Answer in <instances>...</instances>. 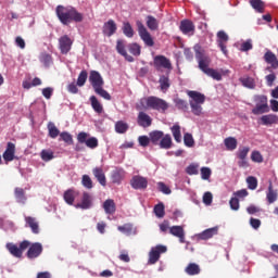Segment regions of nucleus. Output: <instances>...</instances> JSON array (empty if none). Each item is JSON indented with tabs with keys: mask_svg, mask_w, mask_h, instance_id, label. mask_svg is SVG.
I'll use <instances>...</instances> for the list:
<instances>
[{
	"mask_svg": "<svg viewBox=\"0 0 278 278\" xmlns=\"http://www.w3.org/2000/svg\"><path fill=\"white\" fill-rule=\"evenodd\" d=\"M184 143L186 147H189V148L194 147V138L192 137V134L186 132L184 135Z\"/></svg>",
	"mask_w": 278,
	"mask_h": 278,
	"instance_id": "nucleus-55",
	"label": "nucleus"
},
{
	"mask_svg": "<svg viewBox=\"0 0 278 278\" xmlns=\"http://www.w3.org/2000/svg\"><path fill=\"white\" fill-rule=\"evenodd\" d=\"M116 51L119 55H123L127 62H134V56L127 53V41L123 39H117L116 41Z\"/></svg>",
	"mask_w": 278,
	"mask_h": 278,
	"instance_id": "nucleus-12",
	"label": "nucleus"
},
{
	"mask_svg": "<svg viewBox=\"0 0 278 278\" xmlns=\"http://www.w3.org/2000/svg\"><path fill=\"white\" fill-rule=\"evenodd\" d=\"M48 130L50 138L55 139L60 135V129H58V127L53 123H50L48 125Z\"/></svg>",
	"mask_w": 278,
	"mask_h": 278,
	"instance_id": "nucleus-53",
	"label": "nucleus"
},
{
	"mask_svg": "<svg viewBox=\"0 0 278 278\" xmlns=\"http://www.w3.org/2000/svg\"><path fill=\"white\" fill-rule=\"evenodd\" d=\"M157 188L160 192H163V194H170V192H173L170 188L164 182H157Z\"/></svg>",
	"mask_w": 278,
	"mask_h": 278,
	"instance_id": "nucleus-64",
	"label": "nucleus"
},
{
	"mask_svg": "<svg viewBox=\"0 0 278 278\" xmlns=\"http://www.w3.org/2000/svg\"><path fill=\"white\" fill-rule=\"evenodd\" d=\"M188 97L191 98L189 103H205V94L199 92V91H188Z\"/></svg>",
	"mask_w": 278,
	"mask_h": 278,
	"instance_id": "nucleus-23",
	"label": "nucleus"
},
{
	"mask_svg": "<svg viewBox=\"0 0 278 278\" xmlns=\"http://www.w3.org/2000/svg\"><path fill=\"white\" fill-rule=\"evenodd\" d=\"M204 74L208 77H212V79H215L216 81H220V79H223V74L211 67L207 71H205Z\"/></svg>",
	"mask_w": 278,
	"mask_h": 278,
	"instance_id": "nucleus-45",
	"label": "nucleus"
},
{
	"mask_svg": "<svg viewBox=\"0 0 278 278\" xmlns=\"http://www.w3.org/2000/svg\"><path fill=\"white\" fill-rule=\"evenodd\" d=\"M173 147V138L170 135H163L161 141H160V148L161 149H170Z\"/></svg>",
	"mask_w": 278,
	"mask_h": 278,
	"instance_id": "nucleus-39",
	"label": "nucleus"
},
{
	"mask_svg": "<svg viewBox=\"0 0 278 278\" xmlns=\"http://www.w3.org/2000/svg\"><path fill=\"white\" fill-rule=\"evenodd\" d=\"M267 201L268 203H275L277 201V191L273 189V184H269L268 191H267Z\"/></svg>",
	"mask_w": 278,
	"mask_h": 278,
	"instance_id": "nucleus-46",
	"label": "nucleus"
},
{
	"mask_svg": "<svg viewBox=\"0 0 278 278\" xmlns=\"http://www.w3.org/2000/svg\"><path fill=\"white\" fill-rule=\"evenodd\" d=\"M227 42H229V35H227L225 30H219L217 33V45L224 55H227V53H229V51L227 50Z\"/></svg>",
	"mask_w": 278,
	"mask_h": 278,
	"instance_id": "nucleus-10",
	"label": "nucleus"
},
{
	"mask_svg": "<svg viewBox=\"0 0 278 278\" xmlns=\"http://www.w3.org/2000/svg\"><path fill=\"white\" fill-rule=\"evenodd\" d=\"M153 212H154L156 218H164V216L166 215L164 203L156 204L154 206Z\"/></svg>",
	"mask_w": 278,
	"mask_h": 278,
	"instance_id": "nucleus-48",
	"label": "nucleus"
},
{
	"mask_svg": "<svg viewBox=\"0 0 278 278\" xmlns=\"http://www.w3.org/2000/svg\"><path fill=\"white\" fill-rule=\"evenodd\" d=\"M86 81H88V72L86 70H83L77 78L76 86H79V88L86 86Z\"/></svg>",
	"mask_w": 278,
	"mask_h": 278,
	"instance_id": "nucleus-43",
	"label": "nucleus"
},
{
	"mask_svg": "<svg viewBox=\"0 0 278 278\" xmlns=\"http://www.w3.org/2000/svg\"><path fill=\"white\" fill-rule=\"evenodd\" d=\"M125 178V170L123 169H115L112 173L111 179L113 184H121Z\"/></svg>",
	"mask_w": 278,
	"mask_h": 278,
	"instance_id": "nucleus-33",
	"label": "nucleus"
},
{
	"mask_svg": "<svg viewBox=\"0 0 278 278\" xmlns=\"http://www.w3.org/2000/svg\"><path fill=\"white\" fill-rule=\"evenodd\" d=\"M136 108L139 112H142L143 110H155L156 112H161V114H166V110H168L170 105L164 99L150 96L148 98H141Z\"/></svg>",
	"mask_w": 278,
	"mask_h": 278,
	"instance_id": "nucleus-1",
	"label": "nucleus"
},
{
	"mask_svg": "<svg viewBox=\"0 0 278 278\" xmlns=\"http://www.w3.org/2000/svg\"><path fill=\"white\" fill-rule=\"evenodd\" d=\"M187 175H199V165L190 164L186 168Z\"/></svg>",
	"mask_w": 278,
	"mask_h": 278,
	"instance_id": "nucleus-61",
	"label": "nucleus"
},
{
	"mask_svg": "<svg viewBox=\"0 0 278 278\" xmlns=\"http://www.w3.org/2000/svg\"><path fill=\"white\" fill-rule=\"evenodd\" d=\"M195 59L198 60L200 71H203L204 73L210 71V64L212 62V59H210L201 51L195 52Z\"/></svg>",
	"mask_w": 278,
	"mask_h": 278,
	"instance_id": "nucleus-8",
	"label": "nucleus"
},
{
	"mask_svg": "<svg viewBox=\"0 0 278 278\" xmlns=\"http://www.w3.org/2000/svg\"><path fill=\"white\" fill-rule=\"evenodd\" d=\"M189 105L191 108V112L192 114H194V116H201V114H203V103H197V102H189Z\"/></svg>",
	"mask_w": 278,
	"mask_h": 278,
	"instance_id": "nucleus-40",
	"label": "nucleus"
},
{
	"mask_svg": "<svg viewBox=\"0 0 278 278\" xmlns=\"http://www.w3.org/2000/svg\"><path fill=\"white\" fill-rule=\"evenodd\" d=\"M89 81L94 89L103 87V77H101V74L97 71H91L89 75Z\"/></svg>",
	"mask_w": 278,
	"mask_h": 278,
	"instance_id": "nucleus-13",
	"label": "nucleus"
},
{
	"mask_svg": "<svg viewBox=\"0 0 278 278\" xmlns=\"http://www.w3.org/2000/svg\"><path fill=\"white\" fill-rule=\"evenodd\" d=\"M8 251L13 255V257H23V252H21V248H17L14 243L7 244Z\"/></svg>",
	"mask_w": 278,
	"mask_h": 278,
	"instance_id": "nucleus-38",
	"label": "nucleus"
},
{
	"mask_svg": "<svg viewBox=\"0 0 278 278\" xmlns=\"http://www.w3.org/2000/svg\"><path fill=\"white\" fill-rule=\"evenodd\" d=\"M59 49L62 55H66L73 49V39L68 35L61 36L59 38Z\"/></svg>",
	"mask_w": 278,
	"mask_h": 278,
	"instance_id": "nucleus-6",
	"label": "nucleus"
},
{
	"mask_svg": "<svg viewBox=\"0 0 278 278\" xmlns=\"http://www.w3.org/2000/svg\"><path fill=\"white\" fill-rule=\"evenodd\" d=\"M118 27L116 26V22L114 20H109L104 23L102 27V34L104 36H108V38H111V36H114L116 34V30Z\"/></svg>",
	"mask_w": 278,
	"mask_h": 278,
	"instance_id": "nucleus-14",
	"label": "nucleus"
},
{
	"mask_svg": "<svg viewBox=\"0 0 278 278\" xmlns=\"http://www.w3.org/2000/svg\"><path fill=\"white\" fill-rule=\"evenodd\" d=\"M103 210L105 212V214H115L116 213V202H114V200L112 199H108L104 201L103 203Z\"/></svg>",
	"mask_w": 278,
	"mask_h": 278,
	"instance_id": "nucleus-28",
	"label": "nucleus"
},
{
	"mask_svg": "<svg viewBox=\"0 0 278 278\" xmlns=\"http://www.w3.org/2000/svg\"><path fill=\"white\" fill-rule=\"evenodd\" d=\"M224 144L228 151H236L238 149V139L228 137L224 140Z\"/></svg>",
	"mask_w": 278,
	"mask_h": 278,
	"instance_id": "nucleus-32",
	"label": "nucleus"
},
{
	"mask_svg": "<svg viewBox=\"0 0 278 278\" xmlns=\"http://www.w3.org/2000/svg\"><path fill=\"white\" fill-rule=\"evenodd\" d=\"M185 273L191 277H194V275L201 274V267L197 263H189L185 268Z\"/></svg>",
	"mask_w": 278,
	"mask_h": 278,
	"instance_id": "nucleus-29",
	"label": "nucleus"
},
{
	"mask_svg": "<svg viewBox=\"0 0 278 278\" xmlns=\"http://www.w3.org/2000/svg\"><path fill=\"white\" fill-rule=\"evenodd\" d=\"M167 251H168V248L162 244L151 248L149 252L148 264H157V262H160L161 255L166 253Z\"/></svg>",
	"mask_w": 278,
	"mask_h": 278,
	"instance_id": "nucleus-4",
	"label": "nucleus"
},
{
	"mask_svg": "<svg viewBox=\"0 0 278 278\" xmlns=\"http://www.w3.org/2000/svg\"><path fill=\"white\" fill-rule=\"evenodd\" d=\"M214 236H218V226L213 228L205 229L204 231L198 235L199 240H210V238H214Z\"/></svg>",
	"mask_w": 278,
	"mask_h": 278,
	"instance_id": "nucleus-20",
	"label": "nucleus"
},
{
	"mask_svg": "<svg viewBox=\"0 0 278 278\" xmlns=\"http://www.w3.org/2000/svg\"><path fill=\"white\" fill-rule=\"evenodd\" d=\"M137 123L139 125V127H151V125L153 124V118H151V116L144 112H139L138 117H137Z\"/></svg>",
	"mask_w": 278,
	"mask_h": 278,
	"instance_id": "nucleus-18",
	"label": "nucleus"
},
{
	"mask_svg": "<svg viewBox=\"0 0 278 278\" xmlns=\"http://www.w3.org/2000/svg\"><path fill=\"white\" fill-rule=\"evenodd\" d=\"M79 192L75 191L74 189H68L64 192L63 199L67 205H73L75 203V198H77Z\"/></svg>",
	"mask_w": 278,
	"mask_h": 278,
	"instance_id": "nucleus-24",
	"label": "nucleus"
},
{
	"mask_svg": "<svg viewBox=\"0 0 278 278\" xmlns=\"http://www.w3.org/2000/svg\"><path fill=\"white\" fill-rule=\"evenodd\" d=\"M15 154H16V144H14L13 142H8L7 149L2 154L4 162H7V164L8 162H13Z\"/></svg>",
	"mask_w": 278,
	"mask_h": 278,
	"instance_id": "nucleus-16",
	"label": "nucleus"
},
{
	"mask_svg": "<svg viewBox=\"0 0 278 278\" xmlns=\"http://www.w3.org/2000/svg\"><path fill=\"white\" fill-rule=\"evenodd\" d=\"M25 223L31 229L33 233H40V226L38 225L36 217L26 216Z\"/></svg>",
	"mask_w": 278,
	"mask_h": 278,
	"instance_id": "nucleus-26",
	"label": "nucleus"
},
{
	"mask_svg": "<svg viewBox=\"0 0 278 278\" xmlns=\"http://www.w3.org/2000/svg\"><path fill=\"white\" fill-rule=\"evenodd\" d=\"M129 129V125L123 121H119L115 124V131L117 134H125Z\"/></svg>",
	"mask_w": 278,
	"mask_h": 278,
	"instance_id": "nucleus-51",
	"label": "nucleus"
},
{
	"mask_svg": "<svg viewBox=\"0 0 278 278\" xmlns=\"http://www.w3.org/2000/svg\"><path fill=\"white\" fill-rule=\"evenodd\" d=\"M96 94H99V97H102V99H105V101H112V96L108 90L103 89V87H98L93 89Z\"/></svg>",
	"mask_w": 278,
	"mask_h": 278,
	"instance_id": "nucleus-49",
	"label": "nucleus"
},
{
	"mask_svg": "<svg viewBox=\"0 0 278 278\" xmlns=\"http://www.w3.org/2000/svg\"><path fill=\"white\" fill-rule=\"evenodd\" d=\"M56 16L62 25H70V23H81L84 14L73 7L58 5L55 9Z\"/></svg>",
	"mask_w": 278,
	"mask_h": 278,
	"instance_id": "nucleus-2",
	"label": "nucleus"
},
{
	"mask_svg": "<svg viewBox=\"0 0 278 278\" xmlns=\"http://www.w3.org/2000/svg\"><path fill=\"white\" fill-rule=\"evenodd\" d=\"M252 162H256V164H262L264 162V156H262V153L260 151H253L251 154Z\"/></svg>",
	"mask_w": 278,
	"mask_h": 278,
	"instance_id": "nucleus-58",
	"label": "nucleus"
},
{
	"mask_svg": "<svg viewBox=\"0 0 278 278\" xmlns=\"http://www.w3.org/2000/svg\"><path fill=\"white\" fill-rule=\"evenodd\" d=\"M122 29L126 38H134V27H131V24L129 22H124Z\"/></svg>",
	"mask_w": 278,
	"mask_h": 278,
	"instance_id": "nucleus-42",
	"label": "nucleus"
},
{
	"mask_svg": "<svg viewBox=\"0 0 278 278\" xmlns=\"http://www.w3.org/2000/svg\"><path fill=\"white\" fill-rule=\"evenodd\" d=\"M128 50H129V53H131V55H135L136 58H138L141 53V48H140V45L138 43H129Z\"/></svg>",
	"mask_w": 278,
	"mask_h": 278,
	"instance_id": "nucleus-52",
	"label": "nucleus"
},
{
	"mask_svg": "<svg viewBox=\"0 0 278 278\" xmlns=\"http://www.w3.org/2000/svg\"><path fill=\"white\" fill-rule=\"evenodd\" d=\"M247 184H248L249 190H256L257 189V178H255L254 176H249L247 178Z\"/></svg>",
	"mask_w": 278,
	"mask_h": 278,
	"instance_id": "nucleus-57",
	"label": "nucleus"
},
{
	"mask_svg": "<svg viewBox=\"0 0 278 278\" xmlns=\"http://www.w3.org/2000/svg\"><path fill=\"white\" fill-rule=\"evenodd\" d=\"M264 60L267 64H270L271 68H278V59L273 51H267L264 54Z\"/></svg>",
	"mask_w": 278,
	"mask_h": 278,
	"instance_id": "nucleus-25",
	"label": "nucleus"
},
{
	"mask_svg": "<svg viewBox=\"0 0 278 278\" xmlns=\"http://www.w3.org/2000/svg\"><path fill=\"white\" fill-rule=\"evenodd\" d=\"M250 5L258 12V14H264V10H266V3L262 0H250Z\"/></svg>",
	"mask_w": 278,
	"mask_h": 278,
	"instance_id": "nucleus-30",
	"label": "nucleus"
},
{
	"mask_svg": "<svg viewBox=\"0 0 278 278\" xmlns=\"http://www.w3.org/2000/svg\"><path fill=\"white\" fill-rule=\"evenodd\" d=\"M169 233L175 238H178L181 244L186 242V230H184V226H172L169 228Z\"/></svg>",
	"mask_w": 278,
	"mask_h": 278,
	"instance_id": "nucleus-17",
	"label": "nucleus"
},
{
	"mask_svg": "<svg viewBox=\"0 0 278 278\" xmlns=\"http://www.w3.org/2000/svg\"><path fill=\"white\" fill-rule=\"evenodd\" d=\"M159 84L161 86V90L163 92H166V90H168V88H170V79H168L167 76H161L159 79Z\"/></svg>",
	"mask_w": 278,
	"mask_h": 278,
	"instance_id": "nucleus-47",
	"label": "nucleus"
},
{
	"mask_svg": "<svg viewBox=\"0 0 278 278\" xmlns=\"http://www.w3.org/2000/svg\"><path fill=\"white\" fill-rule=\"evenodd\" d=\"M117 229L118 231H121V233H124L125 236H131V233H136V231H134L132 224H124L123 226H118Z\"/></svg>",
	"mask_w": 278,
	"mask_h": 278,
	"instance_id": "nucleus-41",
	"label": "nucleus"
},
{
	"mask_svg": "<svg viewBox=\"0 0 278 278\" xmlns=\"http://www.w3.org/2000/svg\"><path fill=\"white\" fill-rule=\"evenodd\" d=\"M154 66L156 71H160V68H166L167 71L173 70V64L170 63V60H168L164 55H156L154 58Z\"/></svg>",
	"mask_w": 278,
	"mask_h": 278,
	"instance_id": "nucleus-11",
	"label": "nucleus"
},
{
	"mask_svg": "<svg viewBox=\"0 0 278 278\" xmlns=\"http://www.w3.org/2000/svg\"><path fill=\"white\" fill-rule=\"evenodd\" d=\"M170 131L174 136V140L176 142H181V126H179L178 124H175L172 128Z\"/></svg>",
	"mask_w": 278,
	"mask_h": 278,
	"instance_id": "nucleus-44",
	"label": "nucleus"
},
{
	"mask_svg": "<svg viewBox=\"0 0 278 278\" xmlns=\"http://www.w3.org/2000/svg\"><path fill=\"white\" fill-rule=\"evenodd\" d=\"M81 184L84 188H87V190H92L93 188L92 178H90V176L88 175H83Z\"/></svg>",
	"mask_w": 278,
	"mask_h": 278,
	"instance_id": "nucleus-56",
	"label": "nucleus"
},
{
	"mask_svg": "<svg viewBox=\"0 0 278 278\" xmlns=\"http://www.w3.org/2000/svg\"><path fill=\"white\" fill-rule=\"evenodd\" d=\"M175 104L178 110H188V102H186V100L176 99Z\"/></svg>",
	"mask_w": 278,
	"mask_h": 278,
	"instance_id": "nucleus-62",
	"label": "nucleus"
},
{
	"mask_svg": "<svg viewBox=\"0 0 278 278\" xmlns=\"http://www.w3.org/2000/svg\"><path fill=\"white\" fill-rule=\"evenodd\" d=\"M249 151H251V148L249 147L240 148L237 152V157L239 160H247V156L249 155Z\"/></svg>",
	"mask_w": 278,
	"mask_h": 278,
	"instance_id": "nucleus-54",
	"label": "nucleus"
},
{
	"mask_svg": "<svg viewBox=\"0 0 278 278\" xmlns=\"http://www.w3.org/2000/svg\"><path fill=\"white\" fill-rule=\"evenodd\" d=\"M42 162H51L55 157V153L51 149H43L40 152Z\"/></svg>",
	"mask_w": 278,
	"mask_h": 278,
	"instance_id": "nucleus-36",
	"label": "nucleus"
},
{
	"mask_svg": "<svg viewBox=\"0 0 278 278\" xmlns=\"http://www.w3.org/2000/svg\"><path fill=\"white\" fill-rule=\"evenodd\" d=\"M14 194L17 203H22V205H25V202L27 201V197H25V190L17 187L15 188Z\"/></svg>",
	"mask_w": 278,
	"mask_h": 278,
	"instance_id": "nucleus-37",
	"label": "nucleus"
},
{
	"mask_svg": "<svg viewBox=\"0 0 278 278\" xmlns=\"http://www.w3.org/2000/svg\"><path fill=\"white\" fill-rule=\"evenodd\" d=\"M130 186L134 190H147L149 180L143 176L137 175L131 178Z\"/></svg>",
	"mask_w": 278,
	"mask_h": 278,
	"instance_id": "nucleus-7",
	"label": "nucleus"
},
{
	"mask_svg": "<svg viewBox=\"0 0 278 278\" xmlns=\"http://www.w3.org/2000/svg\"><path fill=\"white\" fill-rule=\"evenodd\" d=\"M212 177V169L210 167H202L201 168V178L204 180L210 179Z\"/></svg>",
	"mask_w": 278,
	"mask_h": 278,
	"instance_id": "nucleus-63",
	"label": "nucleus"
},
{
	"mask_svg": "<svg viewBox=\"0 0 278 278\" xmlns=\"http://www.w3.org/2000/svg\"><path fill=\"white\" fill-rule=\"evenodd\" d=\"M261 123H262V125H265V126L277 125L278 116L275 114L263 115L261 117Z\"/></svg>",
	"mask_w": 278,
	"mask_h": 278,
	"instance_id": "nucleus-27",
	"label": "nucleus"
},
{
	"mask_svg": "<svg viewBox=\"0 0 278 278\" xmlns=\"http://www.w3.org/2000/svg\"><path fill=\"white\" fill-rule=\"evenodd\" d=\"M42 251H43L42 243L40 242L30 243V247L28 248L26 256L28 257V260H36L37 257H40V255H42Z\"/></svg>",
	"mask_w": 278,
	"mask_h": 278,
	"instance_id": "nucleus-9",
	"label": "nucleus"
},
{
	"mask_svg": "<svg viewBox=\"0 0 278 278\" xmlns=\"http://www.w3.org/2000/svg\"><path fill=\"white\" fill-rule=\"evenodd\" d=\"M270 112V106L265 104H256L254 109H252V114L255 116H260L261 114H266Z\"/></svg>",
	"mask_w": 278,
	"mask_h": 278,
	"instance_id": "nucleus-35",
	"label": "nucleus"
},
{
	"mask_svg": "<svg viewBox=\"0 0 278 278\" xmlns=\"http://www.w3.org/2000/svg\"><path fill=\"white\" fill-rule=\"evenodd\" d=\"M146 25L150 31H157L160 29V21L153 15L146 16Z\"/></svg>",
	"mask_w": 278,
	"mask_h": 278,
	"instance_id": "nucleus-21",
	"label": "nucleus"
},
{
	"mask_svg": "<svg viewBox=\"0 0 278 278\" xmlns=\"http://www.w3.org/2000/svg\"><path fill=\"white\" fill-rule=\"evenodd\" d=\"M136 26L138 28V34L141 40L144 42V45L147 47H153L155 45V41H153V37H151V33H149L144 24H142L141 21H137Z\"/></svg>",
	"mask_w": 278,
	"mask_h": 278,
	"instance_id": "nucleus-3",
	"label": "nucleus"
},
{
	"mask_svg": "<svg viewBox=\"0 0 278 278\" xmlns=\"http://www.w3.org/2000/svg\"><path fill=\"white\" fill-rule=\"evenodd\" d=\"M76 207H80V210H90L92 207V194L84 192L81 201Z\"/></svg>",
	"mask_w": 278,
	"mask_h": 278,
	"instance_id": "nucleus-19",
	"label": "nucleus"
},
{
	"mask_svg": "<svg viewBox=\"0 0 278 278\" xmlns=\"http://www.w3.org/2000/svg\"><path fill=\"white\" fill-rule=\"evenodd\" d=\"M60 138L63 142H66V144H73V136L67 131L61 132Z\"/></svg>",
	"mask_w": 278,
	"mask_h": 278,
	"instance_id": "nucleus-59",
	"label": "nucleus"
},
{
	"mask_svg": "<svg viewBox=\"0 0 278 278\" xmlns=\"http://www.w3.org/2000/svg\"><path fill=\"white\" fill-rule=\"evenodd\" d=\"M93 177L101 184L103 187L108 186V179L105 178V173H103V168L94 167L92 169Z\"/></svg>",
	"mask_w": 278,
	"mask_h": 278,
	"instance_id": "nucleus-22",
	"label": "nucleus"
},
{
	"mask_svg": "<svg viewBox=\"0 0 278 278\" xmlns=\"http://www.w3.org/2000/svg\"><path fill=\"white\" fill-rule=\"evenodd\" d=\"M89 136L88 132L81 131L77 135V141L79 144H86L88 149H97L99 147V139L96 137L88 138Z\"/></svg>",
	"mask_w": 278,
	"mask_h": 278,
	"instance_id": "nucleus-5",
	"label": "nucleus"
},
{
	"mask_svg": "<svg viewBox=\"0 0 278 278\" xmlns=\"http://www.w3.org/2000/svg\"><path fill=\"white\" fill-rule=\"evenodd\" d=\"M180 31H182L186 36H194V23H192V21L190 20H182L180 22V26H179Z\"/></svg>",
	"mask_w": 278,
	"mask_h": 278,
	"instance_id": "nucleus-15",
	"label": "nucleus"
},
{
	"mask_svg": "<svg viewBox=\"0 0 278 278\" xmlns=\"http://www.w3.org/2000/svg\"><path fill=\"white\" fill-rule=\"evenodd\" d=\"M240 81L242 86H244V88H250V90H253V88H255V79L251 77L240 78Z\"/></svg>",
	"mask_w": 278,
	"mask_h": 278,
	"instance_id": "nucleus-50",
	"label": "nucleus"
},
{
	"mask_svg": "<svg viewBox=\"0 0 278 278\" xmlns=\"http://www.w3.org/2000/svg\"><path fill=\"white\" fill-rule=\"evenodd\" d=\"M254 101L256 105H268V97L266 96H255Z\"/></svg>",
	"mask_w": 278,
	"mask_h": 278,
	"instance_id": "nucleus-60",
	"label": "nucleus"
},
{
	"mask_svg": "<svg viewBox=\"0 0 278 278\" xmlns=\"http://www.w3.org/2000/svg\"><path fill=\"white\" fill-rule=\"evenodd\" d=\"M89 100H90L92 110L97 112V114H103V104L99 102V99H97L94 96H91Z\"/></svg>",
	"mask_w": 278,
	"mask_h": 278,
	"instance_id": "nucleus-31",
	"label": "nucleus"
},
{
	"mask_svg": "<svg viewBox=\"0 0 278 278\" xmlns=\"http://www.w3.org/2000/svg\"><path fill=\"white\" fill-rule=\"evenodd\" d=\"M164 138V132L162 130H154L150 132V142L153 144H159Z\"/></svg>",
	"mask_w": 278,
	"mask_h": 278,
	"instance_id": "nucleus-34",
	"label": "nucleus"
}]
</instances>
